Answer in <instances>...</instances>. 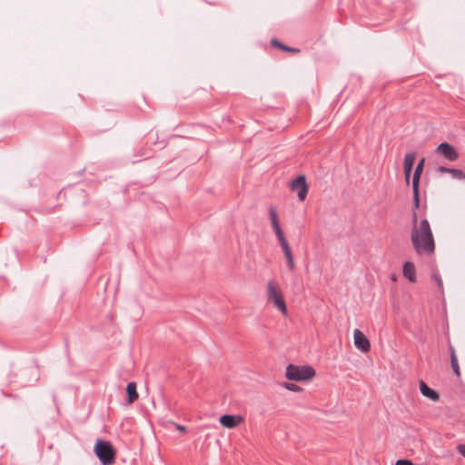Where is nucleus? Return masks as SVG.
I'll return each mask as SVG.
<instances>
[{"mask_svg": "<svg viewBox=\"0 0 465 465\" xmlns=\"http://www.w3.org/2000/svg\"><path fill=\"white\" fill-rule=\"evenodd\" d=\"M391 280L395 282V281H396V275H394V274H393V275L391 276Z\"/></svg>", "mask_w": 465, "mask_h": 465, "instance_id": "5701e85b", "label": "nucleus"}, {"mask_svg": "<svg viewBox=\"0 0 465 465\" xmlns=\"http://www.w3.org/2000/svg\"><path fill=\"white\" fill-rule=\"evenodd\" d=\"M446 172L450 173L456 179L465 180V173L460 169H446Z\"/></svg>", "mask_w": 465, "mask_h": 465, "instance_id": "dca6fc26", "label": "nucleus"}, {"mask_svg": "<svg viewBox=\"0 0 465 465\" xmlns=\"http://www.w3.org/2000/svg\"><path fill=\"white\" fill-rule=\"evenodd\" d=\"M402 274L411 282H415L417 281L416 268L415 265L411 262H406L403 263Z\"/></svg>", "mask_w": 465, "mask_h": 465, "instance_id": "f8f14e48", "label": "nucleus"}, {"mask_svg": "<svg viewBox=\"0 0 465 465\" xmlns=\"http://www.w3.org/2000/svg\"><path fill=\"white\" fill-rule=\"evenodd\" d=\"M267 301L272 303L284 316L287 315L288 310L284 301L282 291L279 283L275 280H270L266 285Z\"/></svg>", "mask_w": 465, "mask_h": 465, "instance_id": "7ed1b4c3", "label": "nucleus"}, {"mask_svg": "<svg viewBox=\"0 0 465 465\" xmlns=\"http://www.w3.org/2000/svg\"><path fill=\"white\" fill-rule=\"evenodd\" d=\"M94 453L104 465H112L114 462L115 451L109 441L98 440Z\"/></svg>", "mask_w": 465, "mask_h": 465, "instance_id": "39448f33", "label": "nucleus"}, {"mask_svg": "<svg viewBox=\"0 0 465 465\" xmlns=\"http://www.w3.org/2000/svg\"><path fill=\"white\" fill-rule=\"evenodd\" d=\"M353 341L355 347L362 352H368L371 349V343L364 333L356 329L353 331Z\"/></svg>", "mask_w": 465, "mask_h": 465, "instance_id": "6e6552de", "label": "nucleus"}, {"mask_svg": "<svg viewBox=\"0 0 465 465\" xmlns=\"http://www.w3.org/2000/svg\"><path fill=\"white\" fill-rule=\"evenodd\" d=\"M286 378L290 381H309L315 375V371L311 366L288 365L286 368Z\"/></svg>", "mask_w": 465, "mask_h": 465, "instance_id": "20e7f679", "label": "nucleus"}, {"mask_svg": "<svg viewBox=\"0 0 465 465\" xmlns=\"http://www.w3.org/2000/svg\"><path fill=\"white\" fill-rule=\"evenodd\" d=\"M425 159L421 158L414 171L413 178H412V189H413V202L415 208H419L420 200H419V183L420 178L423 171Z\"/></svg>", "mask_w": 465, "mask_h": 465, "instance_id": "423d86ee", "label": "nucleus"}, {"mask_svg": "<svg viewBox=\"0 0 465 465\" xmlns=\"http://www.w3.org/2000/svg\"><path fill=\"white\" fill-rule=\"evenodd\" d=\"M420 393L424 396V397H427L429 398L430 400L433 401H437L439 399H440V395L439 393L430 388L424 381H420Z\"/></svg>", "mask_w": 465, "mask_h": 465, "instance_id": "ddd939ff", "label": "nucleus"}, {"mask_svg": "<svg viewBox=\"0 0 465 465\" xmlns=\"http://www.w3.org/2000/svg\"><path fill=\"white\" fill-rule=\"evenodd\" d=\"M272 45H275V46H279L280 48L283 49V50H288V51H294L292 48H290V47H286L284 46L283 45L280 44L277 40L273 39L272 41Z\"/></svg>", "mask_w": 465, "mask_h": 465, "instance_id": "aec40b11", "label": "nucleus"}, {"mask_svg": "<svg viewBox=\"0 0 465 465\" xmlns=\"http://www.w3.org/2000/svg\"><path fill=\"white\" fill-rule=\"evenodd\" d=\"M269 217L271 220V224L273 229V232L277 237V240L282 247L283 254L287 261V265L290 271H293L295 267L294 259L292 256V249L286 240L284 232L281 228L280 222L278 219V213L275 207L271 206L268 210Z\"/></svg>", "mask_w": 465, "mask_h": 465, "instance_id": "f03ea898", "label": "nucleus"}, {"mask_svg": "<svg viewBox=\"0 0 465 465\" xmlns=\"http://www.w3.org/2000/svg\"><path fill=\"white\" fill-rule=\"evenodd\" d=\"M436 152L440 153L445 159L449 161H455L459 156L456 149L448 143H440L436 149Z\"/></svg>", "mask_w": 465, "mask_h": 465, "instance_id": "1a4fd4ad", "label": "nucleus"}, {"mask_svg": "<svg viewBox=\"0 0 465 465\" xmlns=\"http://www.w3.org/2000/svg\"><path fill=\"white\" fill-rule=\"evenodd\" d=\"M450 363H451L452 370L457 376H460V366L458 363V359H457V356L455 353V350L452 346H450Z\"/></svg>", "mask_w": 465, "mask_h": 465, "instance_id": "2eb2a0df", "label": "nucleus"}, {"mask_svg": "<svg viewBox=\"0 0 465 465\" xmlns=\"http://www.w3.org/2000/svg\"><path fill=\"white\" fill-rule=\"evenodd\" d=\"M290 189L297 193L300 201H304L308 193V185L304 175H299L290 184Z\"/></svg>", "mask_w": 465, "mask_h": 465, "instance_id": "0eeeda50", "label": "nucleus"}, {"mask_svg": "<svg viewBox=\"0 0 465 465\" xmlns=\"http://www.w3.org/2000/svg\"><path fill=\"white\" fill-rule=\"evenodd\" d=\"M126 392L128 394L129 403H133L138 399V392L136 391V384L134 382H129L127 384Z\"/></svg>", "mask_w": 465, "mask_h": 465, "instance_id": "4468645a", "label": "nucleus"}, {"mask_svg": "<svg viewBox=\"0 0 465 465\" xmlns=\"http://www.w3.org/2000/svg\"><path fill=\"white\" fill-rule=\"evenodd\" d=\"M456 450L458 451L459 454H460L464 459H465V444H458L456 446Z\"/></svg>", "mask_w": 465, "mask_h": 465, "instance_id": "6ab92c4d", "label": "nucleus"}, {"mask_svg": "<svg viewBox=\"0 0 465 465\" xmlns=\"http://www.w3.org/2000/svg\"><path fill=\"white\" fill-rule=\"evenodd\" d=\"M446 169H447L446 167H441V168H440V171H441V172H443V173H447V172H446Z\"/></svg>", "mask_w": 465, "mask_h": 465, "instance_id": "4be33fe9", "label": "nucleus"}, {"mask_svg": "<svg viewBox=\"0 0 465 465\" xmlns=\"http://www.w3.org/2000/svg\"><path fill=\"white\" fill-rule=\"evenodd\" d=\"M416 160V153L414 152H409L405 154L403 168H404V176L406 183H410L411 173L413 168V164Z\"/></svg>", "mask_w": 465, "mask_h": 465, "instance_id": "9d476101", "label": "nucleus"}, {"mask_svg": "<svg viewBox=\"0 0 465 465\" xmlns=\"http://www.w3.org/2000/svg\"><path fill=\"white\" fill-rule=\"evenodd\" d=\"M432 278L437 282L439 288L440 289L442 288V280H441L440 274L438 272H434L432 273Z\"/></svg>", "mask_w": 465, "mask_h": 465, "instance_id": "a211bd4d", "label": "nucleus"}, {"mask_svg": "<svg viewBox=\"0 0 465 465\" xmlns=\"http://www.w3.org/2000/svg\"><path fill=\"white\" fill-rule=\"evenodd\" d=\"M411 241L419 255H431L435 251L433 233L427 219L418 221L417 213L412 214Z\"/></svg>", "mask_w": 465, "mask_h": 465, "instance_id": "f257e3e1", "label": "nucleus"}, {"mask_svg": "<svg viewBox=\"0 0 465 465\" xmlns=\"http://www.w3.org/2000/svg\"><path fill=\"white\" fill-rule=\"evenodd\" d=\"M283 387L291 391H299L301 390V388L298 385L290 382H285L283 384Z\"/></svg>", "mask_w": 465, "mask_h": 465, "instance_id": "f3484780", "label": "nucleus"}, {"mask_svg": "<svg viewBox=\"0 0 465 465\" xmlns=\"http://www.w3.org/2000/svg\"><path fill=\"white\" fill-rule=\"evenodd\" d=\"M177 429L181 431H184L185 430V427L184 426H182V425H177Z\"/></svg>", "mask_w": 465, "mask_h": 465, "instance_id": "412c9836", "label": "nucleus"}, {"mask_svg": "<svg viewBox=\"0 0 465 465\" xmlns=\"http://www.w3.org/2000/svg\"><path fill=\"white\" fill-rule=\"evenodd\" d=\"M243 421V418L240 415H230L225 414L220 418L221 424L227 428L232 429L241 424Z\"/></svg>", "mask_w": 465, "mask_h": 465, "instance_id": "9b49d317", "label": "nucleus"}]
</instances>
